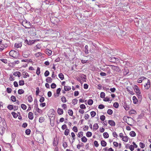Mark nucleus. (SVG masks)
Returning <instances> with one entry per match:
<instances>
[{
  "instance_id": "nucleus-48",
  "label": "nucleus",
  "mask_w": 151,
  "mask_h": 151,
  "mask_svg": "<svg viewBox=\"0 0 151 151\" xmlns=\"http://www.w3.org/2000/svg\"><path fill=\"white\" fill-rule=\"evenodd\" d=\"M61 100L63 102L65 103L67 101L66 98L64 96H63L61 98Z\"/></svg>"
},
{
  "instance_id": "nucleus-60",
  "label": "nucleus",
  "mask_w": 151,
  "mask_h": 151,
  "mask_svg": "<svg viewBox=\"0 0 151 151\" xmlns=\"http://www.w3.org/2000/svg\"><path fill=\"white\" fill-rule=\"evenodd\" d=\"M129 148L131 151H133L134 150V148L133 145H131L129 146Z\"/></svg>"
},
{
  "instance_id": "nucleus-30",
  "label": "nucleus",
  "mask_w": 151,
  "mask_h": 151,
  "mask_svg": "<svg viewBox=\"0 0 151 151\" xmlns=\"http://www.w3.org/2000/svg\"><path fill=\"white\" fill-rule=\"evenodd\" d=\"M99 127L98 124L97 123H95L93 125V129L96 131L98 128Z\"/></svg>"
},
{
  "instance_id": "nucleus-10",
  "label": "nucleus",
  "mask_w": 151,
  "mask_h": 151,
  "mask_svg": "<svg viewBox=\"0 0 151 151\" xmlns=\"http://www.w3.org/2000/svg\"><path fill=\"white\" fill-rule=\"evenodd\" d=\"M145 79H147V78L144 77H141L138 79L137 82L139 83H141L143 81H145Z\"/></svg>"
},
{
  "instance_id": "nucleus-26",
  "label": "nucleus",
  "mask_w": 151,
  "mask_h": 151,
  "mask_svg": "<svg viewBox=\"0 0 151 151\" xmlns=\"http://www.w3.org/2000/svg\"><path fill=\"white\" fill-rule=\"evenodd\" d=\"M23 74L24 78H26L29 77V75L27 72H24L23 73Z\"/></svg>"
},
{
  "instance_id": "nucleus-28",
  "label": "nucleus",
  "mask_w": 151,
  "mask_h": 151,
  "mask_svg": "<svg viewBox=\"0 0 151 151\" xmlns=\"http://www.w3.org/2000/svg\"><path fill=\"white\" fill-rule=\"evenodd\" d=\"M129 139L128 137L127 136H124L122 138L123 141L125 142H127Z\"/></svg>"
},
{
  "instance_id": "nucleus-35",
  "label": "nucleus",
  "mask_w": 151,
  "mask_h": 151,
  "mask_svg": "<svg viewBox=\"0 0 151 151\" xmlns=\"http://www.w3.org/2000/svg\"><path fill=\"white\" fill-rule=\"evenodd\" d=\"M78 100L77 99H75L73 100L72 101V104L73 105H75L77 104Z\"/></svg>"
},
{
  "instance_id": "nucleus-32",
  "label": "nucleus",
  "mask_w": 151,
  "mask_h": 151,
  "mask_svg": "<svg viewBox=\"0 0 151 151\" xmlns=\"http://www.w3.org/2000/svg\"><path fill=\"white\" fill-rule=\"evenodd\" d=\"M46 81L47 83H51L52 81V79L51 77H48L46 78Z\"/></svg>"
},
{
  "instance_id": "nucleus-33",
  "label": "nucleus",
  "mask_w": 151,
  "mask_h": 151,
  "mask_svg": "<svg viewBox=\"0 0 151 151\" xmlns=\"http://www.w3.org/2000/svg\"><path fill=\"white\" fill-rule=\"evenodd\" d=\"M129 114H137V112L135 110L132 109L129 111Z\"/></svg>"
},
{
  "instance_id": "nucleus-17",
  "label": "nucleus",
  "mask_w": 151,
  "mask_h": 151,
  "mask_svg": "<svg viewBox=\"0 0 151 151\" xmlns=\"http://www.w3.org/2000/svg\"><path fill=\"white\" fill-rule=\"evenodd\" d=\"M28 118L30 120H32L34 118V116L33 115V114L32 112H29L28 114Z\"/></svg>"
},
{
  "instance_id": "nucleus-51",
  "label": "nucleus",
  "mask_w": 151,
  "mask_h": 151,
  "mask_svg": "<svg viewBox=\"0 0 151 151\" xmlns=\"http://www.w3.org/2000/svg\"><path fill=\"white\" fill-rule=\"evenodd\" d=\"M40 73V68L39 67H37L36 72V73L37 75H39Z\"/></svg>"
},
{
  "instance_id": "nucleus-9",
  "label": "nucleus",
  "mask_w": 151,
  "mask_h": 151,
  "mask_svg": "<svg viewBox=\"0 0 151 151\" xmlns=\"http://www.w3.org/2000/svg\"><path fill=\"white\" fill-rule=\"evenodd\" d=\"M35 40H26L25 42L27 44L29 45H31L32 44H33L35 43Z\"/></svg>"
},
{
  "instance_id": "nucleus-15",
  "label": "nucleus",
  "mask_w": 151,
  "mask_h": 151,
  "mask_svg": "<svg viewBox=\"0 0 151 151\" xmlns=\"http://www.w3.org/2000/svg\"><path fill=\"white\" fill-rule=\"evenodd\" d=\"M108 123L111 126H114L115 125V123L113 120H109Z\"/></svg>"
},
{
  "instance_id": "nucleus-6",
  "label": "nucleus",
  "mask_w": 151,
  "mask_h": 151,
  "mask_svg": "<svg viewBox=\"0 0 151 151\" xmlns=\"http://www.w3.org/2000/svg\"><path fill=\"white\" fill-rule=\"evenodd\" d=\"M144 81L147 82L145 85H144L145 88L146 89H148L150 86V80L147 78V79H145Z\"/></svg>"
},
{
  "instance_id": "nucleus-31",
  "label": "nucleus",
  "mask_w": 151,
  "mask_h": 151,
  "mask_svg": "<svg viewBox=\"0 0 151 151\" xmlns=\"http://www.w3.org/2000/svg\"><path fill=\"white\" fill-rule=\"evenodd\" d=\"M86 135L87 137H90L92 136V133L91 132L88 131L86 133Z\"/></svg>"
},
{
  "instance_id": "nucleus-57",
  "label": "nucleus",
  "mask_w": 151,
  "mask_h": 151,
  "mask_svg": "<svg viewBox=\"0 0 151 151\" xmlns=\"http://www.w3.org/2000/svg\"><path fill=\"white\" fill-rule=\"evenodd\" d=\"M139 146L142 148H144L145 146V145L142 142H140L139 143Z\"/></svg>"
},
{
  "instance_id": "nucleus-52",
  "label": "nucleus",
  "mask_w": 151,
  "mask_h": 151,
  "mask_svg": "<svg viewBox=\"0 0 151 151\" xmlns=\"http://www.w3.org/2000/svg\"><path fill=\"white\" fill-rule=\"evenodd\" d=\"M119 106V104L118 103L116 102H115L113 104V106L116 108H117Z\"/></svg>"
},
{
  "instance_id": "nucleus-50",
  "label": "nucleus",
  "mask_w": 151,
  "mask_h": 151,
  "mask_svg": "<svg viewBox=\"0 0 151 151\" xmlns=\"http://www.w3.org/2000/svg\"><path fill=\"white\" fill-rule=\"evenodd\" d=\"M72 130L75 132H77L78 131V129L76 126H74L72 128Z\"/></svg>"
},
{
  "instance_id": "nucleus-61",
  "label": "nucleus",
  "mask_w": 151,
  "mask_h": 151,
  "mask_svg": "<svg viewBox=\"0 0 151 151\" xmlns=\"http://www.w3.org/2000/svg\"><path fill=\"white\" fill-rule=\"evenodd\" d=\"M31 130L30 129H27L25 131V133L26 134L28 135L30 134Z\"/></svg>"
},
{
  "instance_id": "nucleus-1",
  "label": "nucleus",
  "mask_w": 151,
  "mask_h": 151,
  "mask_svg": "<svg viewBox=\"0 0 151 151\" xmlns=\"http://www.w3.org/2000/svg\"><path fill=\"white\" fill-rule=\"evenodd\" d=\"M134 89L136 93L138 99L141 100L142 99V96L141 94V92L139 87L137 85H135L134 87Z\"/></svg>"
},
{
  "instance_id": "nucleus-40",
  "label": "nucleus",
  "mask_w": 151,
  "mask_h": 151,
  "mask_svg": "<svg viewBox=\"0 0 151 151\" xmlns=\"http://www.w3.org/2000/svg\"><path fill=\"white\" fill-rule=\"evenodd\" d=\"M110 98L107 96L105 98L104 97L103 99V101H111L112 100H110Z\"/></svg>"
},
{
  "instance_id": "nucleus-23",
  "label": "nucleus",
  "mask_w": 151,
  "mask_h": 151,
  "mask_svg": "<svg viewBox=\"0 0 151 151\" xmlns=\"http://www.w3.org/2000/svg\"><path fill=\"white\" fill-rule=\"evenodd\" d=\"M71 89V87L69 86H64V90L65 91H70Z\"/></svg>"
},
{
  "instance_id": "nucleus-4",
  "label": "nucleus",
  "mask_w": 151,
  "mask_h": 151,
  "mask_svg": "<svg viewBox=\"0 0 151 151\" xmlns=\"http://www.w3.org/2000/svg\"><path fill=\"white\" fill-rule=\"evenodd\" d=\"M125 122L129 125L132 126L134 123L133 119L130 117H127L126 119Z\"/></svg>"
},
{
  "instance_id": "nucleus-14",
  "label": "nucleus",
  "mask_w": 151,
  "mask_h": 151,
  "mask_svg": "<svg viewBox=\"0 0 151 151\" xmlns=\"http://www.w3.org/2000/svg\"><path fill=\"white\" fill-rule=\"evenodd\" d=\"M4 128L3 127L0 125V134L1 135H2L4 134Z\"/></svg>"
},
{
  "instance_id": "nucleus-49",
  "label": "nucleus",
  "mask_w": 151,
  "mask_h": 151,
  "mask_svg": "<svg viewBox=\"0 0 151 151\" xmlns=\"http://www.w3.org/2000/svg\"><path fill=\"white\" fill-rule=\"evenodd\" d=\"M113 111L111 109H108L107 111V113L110 115H111L113 113Z\"/></svg>"
},
{
  "instance_id": "nucleus-55",
  "label": "nucleus",
  "mask_w": 151,
  "mask_h": 151,
  "mask_svg": "<svg viewBox=\"0 0 151 151\" xmlns=\"http://www.w3.org/2000/svg\"><path fill=\"white\" fill-rule=\"evenodd\" d=\"M35 55L37 57H39L40 56L42 55V54L40 52H38L36 53L35 54Z\"/></svg>"
},
{
  "instance_id": "nucleus-56",
  "label": "nucleus",
  "mask_w": 151,
  "mask_h": 151,
  "mask_svg": "<svg viewBox=\"0 0 151 151\" xmlns=\"http://www.w3.org/2000/svg\"><path fill=\"white\" fill-rule=\"evenodd\" d=\"M21 107L24 110H25L27 108L26 106L24 104H22L21 105Z\"/></svg>"
},
{
  "instance_id": "nucleus-37",
  "label": "nucleus",
  "mask_w": 151,
  "mask_h": 151,
  "mask_svg": "<svg viewBox=\"0 0 151 151\" xmlns=\"http://www.w3.org/2000/svg\"><path fill=\"white\" fill-rule=\"evenodd\" d=\"M55 18H55H52V22L54 24H56V23L58 22V18Z\"/></svg>"
},
{
  "instance_id": "nucleus-39",
  "label": "nucleus",
  "mask_w": 151,
  "mask_h": 151,
  "mask_svg": "<svg viewBox=\"0 0 151 151\" xmlns=\"http://www.w3.org/2000/svg\"><path fill=\"white\" fill-rule=\"evenodd\" d=\"M68 113L69 115L71 116H72L73 114V112L72 110L71 109H70L68 110Z\"/></svg>"
},
{
  "instance_id": "nucleus-3",
  "label": "nucleus",
  "mask_w": 151,
  "mask_h": 151,
  "mask_svg": "<svg viewBox=\"0 0 151 151\" xmlns=\"http://www.w3.org/2000/svg\"><path fill=\"white\" fill-rule=\"evenodd\" d=\"M27 31L31 35L34 36L36 35V30L34 27L28 28Z\"/></svg>"
},
{
  "instance_id": "nucleus-36",
  "label": "nucleus",
  "mask_w": 151,
  "mask_h": 151,
  "mask_svg": "<svg viewBox=\"0 0 151 151\" xmlns=\"http://www.w3.org/2000/svg\"><path fill=\"white\" fill-rule=\"evenodd\" d=\"M129 134L131 137H134L136 136V134L134 131H132L130 132Z\"/></svg>"
},
{
  "instance_id": "nucleus-18",
  "label": "nucleus",
  "mask_w": 151,
  "mask_h": 151,
  "mask_svg": "<svg viewBox=\"0 0 151 151\" xmlns=\"http://www.w3.org/2000/svg\"><path fill=\"white\" fill-rule=\"evenodd\" d=\"M45 52L48 55L50 56L51 55L52 51L49 49H47L45 50Z\"/></svg>"
},
{
  "instance_id": "nucleus-34",
  "label": "nucleus",
  "mask_w": 151,
  "mask_h": 151,
  "mask_svg": "<svg viewBox=\"0 0 151 151\" xmlns=\"http://www.w3.org/2000/svg\"><path fill=\"white\" fill-rule=\"evenodd\" d=\"M101 144L102 146L105 147L107 143L104 140H102L101 141Z\"/></svg>"
},
{
  "instance_id": "nucleus-54",
  "label": "nucleus",
  "mask_w": 151,
  "mask_h": 151,
  "mask_svg": "<svg viewBox=\"0 0 151 151\" xmlns=\"http://www.w3.org/2000/svg\"><path fill=\"white\" fill-rule=\"evenodd\" d=\"M58 144V141L57 140H55V139L53 141V145L54 146H56Z\"/></svg>"
},
{
  "instance_id": "nucleus-22",
  "label": "nucleus",
  "mask_w": 151,
  "mask_h": 151,
  "mask_svg": "<svg viewBox=\"0 0 151 151\" xmlns=\"http://www.w3.org/2000/svg\"><path fill=\"white\" fill-rule=\"evenodd\" d=\"M77 135L78 137L79 138L82 137L83 136V132L82 131H80L78 132Z\"/></svg>"
},
{
  "instance_id": "nucleus-27",
  "label": "nucleus",
  "mask_w": 151,
  "mask_h": 151,
  "mask_svg": "<svg viewBox=\"0 0 151 151\" xmlns=\"http://www.w3.org/2000/svg\"><path fill=\"white\" fill-rule=\"evenodd\" d=\"M132 99L134 103V104H136L138 102V100L136 97L135 96H134L133 97Z\"/></svg>"
},
{
  "instance_id": "nucleus-44",
  "label": "nucleus",
  "mask_w": 151,
  "mask_h": 151,
  "mask_svg": "<svg viewBox=\"0 0 151 151\" xmlns=\"http://www.w3.org/2000/svg\"><path fill=\"white\" fill-rule=\"evenodd\" d=\"M93 103V100L91 99H89L88 101V104L89 105H92Z\"/></svg>"
},
{
  "instance_id": "nucleus-25",
  "label": "nucleus",
  "mask_w": 151,
  "mask_h": 151,
  "mask_svg": "<svg viewBox=\"0 0 151 151\" xmlns=\"http://www.w3.org/2000/svg\"><path fill=\"white\" fill-rule=\"evenodd\" d=\"M41 47V46L40 44H38L36 46H35L34 49L35 50H37L38 49H40Z\"/></svg>"
},
{
  "instance_id": "nucleus-20",
  "label": "nucleus",
  "mask_w": 151,
  "mask_h": 151,
  "mask_svg": "<svg viewBox=\"0 0 151 151\" xmlns=\"http://www.w3.org/2000/svg\"><path fill=\"white\" fill-rule=\"evenodd\" d=\"M13 75L15 76H18V77H20L21 76V73L19 71H16L13 73Z\"/></svg>"
},
{
  "instance_id": "nucleus-2",
  "label": "nucleus",
  "mask_w": 151,
  "mask_h": 151,
  "mask_svg": "<svg viewBox=\"0 0 151 151\" xmlns=\"http://www.w3.org/2000/svg\"><path fill=\"white\" fill-rule=\"evenodd\" d=\"M9 55L14 58L18 57L19 55V53L18 50H12L9 52Z\"/></svg>"
},
{
  "instance_id": "nucleus-53",
  "label": "nucleus",
  "mask_w": 151,
  "mask_h": 151,
  "mask_svg": "<svg viewBox=\"0 0 151 151\" xmlns=\"http://www.w3.org/2000/svg\"><path fill=\"white\" fill-rule=\"evenodd\" d=\"M92 117H94L96 115V112L94 111H92L90 113Z\"/></svg>"
},
{
  "instance_id": "nucleus-7",
  "label": "nucleus",
  "mask_w": 151,
  "mask_h": 151,
  "mask_svg": "<svg viewBox=\"0 0 151 151\" xmlns=\"http://www.w3.org/2000/svg\"><path fill=\"white\" fill-rule=\"evenodd\" d=\"M110 66L111 68L114 71L117 72H119L120 71V69L118 66L113 65H111Z\"/></svg>"
},
{
  "instance_id": "nucleus-12",
  "label": "nucleus",
  "mask_w": 151,
  "mask_h": 151,
  "mask_svg": "<svg viewBox=\"0 0 151 151\" xmlns=\"http://www.w3.org/2000/svg\"><path fill=\"white\" fill-rule=\"evenodd\" d=\"M54 113L55 111L54 110L52 109H51L48 113V115L50 117H52V115H54Z\"/></svg>"
},
{
  "instance_id": "nucleus-63",
  "label": "nucleus",
  "mask_w": 151,
  "mask_h": 151,
  "mask_svg": "<svg viewBox=\"0 0 151 151\" xmlns=\"http://www.w3.org/2000/svg\"><path fill=\"white\" fill-rule=\"evenodd\" d=\"M8 108L10 110H11L14 109V107L12 105H9L7 106Z\"/></svg>"
},
{
  "instance_id": "nucleus-41",
  "label": "nucleus",
  "mask_w": 151,
  "mask_h": 151,
  "mask_svg": "<svg viewBox=\"0 0 151 151\" xmlns=\"http://www.w3.org/2000/svg\"><path fill=\"white\" fill-rule=\"evenodd\" d=\"M59 78L61 80H63L64 78V75L62 73H60L58 75Z\"/></svg>"
},
{
  "instance_id": "nucleus-21",
  "label": "nucleus",
  "mask_w": 151,
  "mask_h": 151,
  "mask_svg": "<svg viewBox=\"0 0 151 151\" xmlns=\"http://www.w3.org/2000/svg\"><path fill=\"white\" fill-rule=\"evenodd\" d=\"M81 141L83 143H86L87 141V139L86 137L85 136H83L81 137Z\"/></svg>"
},
{
  "instance_id": "nucleus-64",
  "label": "nucleus",
  "mask_w": 151,
  "mask_h": 151,
  "mask_svg": "<svg viewBox=\"0 0 151 151\" xmlns=\"http://www.w3.org/2000/svg\"><path fill=\"white\" fill-rule=\"evenodd\" d=\"M49 73H50L49 71L48 70H47L45 71L44 73V75L45 76L47 77L49 75Z\"/></svg>"
},
{
  "instance_id": "nucleus-5",
  "label": "nucleus",
  "mask_w": 151,
  "mask_h": 151,
  "mask_svg": "<svg viewBox=\"0 0 151 151\" xmlns=\"http://www.w3.org/2000/svg\"><path fill=\"white\" fill-rule=\"evenodd\" d=\"M35 111L34 112V113L36 115H40L42 113V110L39 109L37 106L35 107Z\"/></svg>"
},
{
  "instance_id": "nucleus-58",
  "label": "nucleus",
  "mask_w": 151,
  "mask_h": 151,
  "mask_svg": "<svg viewBox=\"0 0 151 151\" xmlns=\"http://www.w3.org/2000/svg\"><path fill=\"white\" fill-rule=\"evenodd\" d=\"M24 84V81L23 80H20L19 81V84L20 86H23Z\"/></svg>"
},
{
  "instance_id": "nucleus-16",
  "label": "nucleus",
  "mask_w": 151,
  "mask_h": 151,
  "mask_svg": "<svg viewBox=\"0 0 151 151\" xmlns=\"http://www.w3.org/2000/svg\"><path fill=\"white\" fill-rule=\"evenodd\" d=\"M57 112L58 114L61 115L63 114V111L62 109L58 108L57 110Z\"/></svg>"
},
{
  "instance_id": "nucleus-42",
  "label": "nucleus",
  "mask_w": 151,
  "mask_h": 151,
  "mask_svg": "<svg viewBox=\"0 0 151 151\" xmlns=\"http://www.w3.org/2000/svg\"><path fill=\"white\" fill-rule=\"evenodd\" d=\"M45 120V119L43 117H41L39 118V122L41 123L44 122Z\"/></svg>"
},
{
  "instance_id": "nucleus-47",
  "label": "nucleus",
  "mask_w": 151,
  "mask_h": 151,
  "mask_svg": "<svg viewBox=\"0 0 151 151\" xmlns=\"http://www.w3.org/2000/svg\"><path fill=\"white\" fill-rule=\"evenodd\" d=\"M0 60L5 64H7V63L8 60L7 59L4 58H1L0 59Z\"/></svg>"
},
{
  "instance_id": "nucleus-19",
  "label": "nucleus",
  "mask_w": 151,
  "mask_h": 151,
  "mask_svg": "<svg viewBox=\"0 0 151 151\" xmlns=\"http://www.w3.org/2000/svg\"><path fill=\"white\" fill-rule=\"evenodd\" d=\"M72 138V143L76 139V135L73 132H72L71 133Z\"/></svg>"
},
{
  "instance_id": "nucleus-24",
  "label": "nucleus",
  "mask_w": 151,
  "mask_h": 151,
  "mask_svg": "<svg viewBox=\"0 0 151 151\" xmlns=\"http://www.w3.org/2000/svg\"><path fill=\"white\" fill-rule=\"evenodd\" d=\"M27 101L29 103H31L33 101V99L31 95L29 96L27 98Z\"/></svg>"
},
{
  "instance_id": "nucleus-59",
  "label": "nucleus",
  "mask_w": 151,
  "mask_h": 151,
  "mask_svg": "<svg viewBox=\"0 0 151 151\" xmlns=\"http://www.w3.org/2000/svg\"><path fill=\"white\" fill-rule=\"evenodd\" d=\"M105 96V93L104 92H101L100 93V97L102 98H104Z\"/></svg>"
},
{
  "instance_id": "nucleus-11",
  "label": "nucleus",
  "mask_w": 151,
  "mask_h": 151,
  "mask_svg": "<svg viewBox=\"0 0 151 151\" xmlns=\"http://www.w3.org/2000/svg\"><path fill=\"white\" fill-rule=\"evenodd\" d=\"M31 54V52L30 51L28 50L24 52L23 54V57L26 58H28L29 55Z\"/></svg>"
},
{
  "instance_id": "nucleus-38",
  "label": "nucleus",
  "mask_w": 151,
  "mask_h": 151,
  "mask_svg": "<svg viewBox=\"0 0 151 151\" xmlns=\"http://www.w3.org/2000/svg\"><path fill=\"white\" fill-rule=\"evenodd\" d=\"M103 136L105 138H107L109 137V135L107 132H105L103 133Z\"/></svg>"
},
{
  "instance_id": "nucleus-13",
  "label": "nucleus",
  "mask_w": 151,
  "mask_h": 151,
  "mask_svg": "<svg viewBox=\"0 0 151 151\" xmlns=\"http://www.w3.org/2000/svg\"><path fill=\"white\" fill-rule=\"evenodd\" d=\"M22 46V44L21 42L16 43L14 44V47L16 48L21 47Z\"/></svg>"
},
{
  "instance_id": "nucleus-46",
  "label": "nucleus",
  "mask_w": 151,
  "mask_h": 151,
  "mask_svg": "<svg viewBox=\"0 0 151 151\" xmlns=\"http://www.w3.org/2000/svg\"><path fill=\"white\" fill-rule=\"evenodd\" d=\"M24 93V91L22 89H19L18 91V93L19 94H22Z\"/></svg>"
},
{
  "instance_id": "nucleus-45",
  "label": "nucleus",
  "mask_w": 151,
  "mask_h": 151,
  "mask_svg": "<svg viewBox=\"0 0 151 151\" xmlns=\"http://www.w3.org/2000/svg\"><path fill=\"white\" fill-rule=\"evenodd\" d=\"M11 99L13 102H15L16 101V97L14 96H11Z\"/></svg>"
},
{
  "instance_id": "nucleus-62",
  "label": "nucleus",
  "mask_w": 151,
  "mask_h": 151,
  "mask_svg": "<svg viewBox=\"0 0 151 151\" xmlns=\"http://www.w3.org/2000/svg\"><path fill=\"white\" fill-rule=\"evenodd\" d=\"M80 108L82 109H86V107L84 104H81L80 105Z\"/></svg>"
},
{
  "instance_id": "nucleus-29",
  "label": "nucleus",
  "mask_w": 151,
  "mask_h": 151,
  "mask_svg": "<svg viewBox=\"0 0 151 151\" xmlns=\"http://www.w3.org/2000/svg\"><path fill=\"white\" fill-rule=\"evenodd\" d=\"M117 58H116L114 57H113L110 59V61L112 62H115L116 61V60H118Z\"/></svg>"
},
{
  "instance_id": "nucleus-43",
  "label": "nucleus",
  "mask_w": 151,
  "mask_h": 151,
  "mask_svg": "<svg viewBox=\"0 0 151 151\" xmlns=\"http://www.w3.org/2000/svg\"><path fill=\"white\" fill-rule=\"evenodd\" d=\"M70 130L68 129H66L64 132V134L65 135L67 136L68 135L69 133Z\"/></svg>"
},
{
  "instance_id": "nucleus-8",
  "label": "nucleus",
  "mask_w": 151,
  "mask_h": 151,
  "mask_svg": "<svg viewBox=\"0 0 151 151\" xmlns=\"http://www.w3.org/2000/svg\"><path fill=\"white\" fill-rule=\"evenodd\" d=\"M8 46V45L6 43L0 44V51H2L4 49Z\"/></svg>"
}]
</instances>
